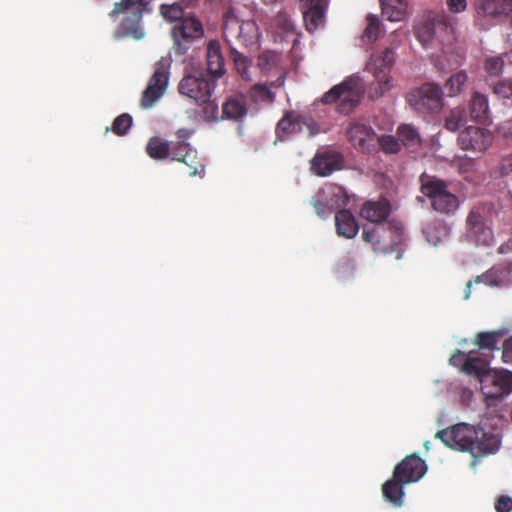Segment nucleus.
Returning <instances> with one entry per match:
<instances>
[{"mask_svg": "<svg viewBox=\"0 0 512 512\" xmlns=\"http://www.w3.org/2000/svg\"><path fill=\"white\" fill-rule=\"evenodd\" d=\"M435 437L447 447L469 453L472 456V466H476L479 459L496 454L502 445L499 433L467 423L439 430Z\"/></svg>", "mask_w": 512, "mask_h": 512, "instance_id": "nucleus-1", "label": "nucleus"}, {"mask_svg": "<svg viewBox=\"0 0 512 512\" xmlns=\"http://www.w3.org/2000/svg\"><path fill=\"white\" fill-rule=\"evenodd\" d=\"M153 0H120L115 2L108 16L115 20L119 15H124L119 25L113 32L116 40L131 38L140 41L145 37L142 25L144 15L152 12Z\"/></svg>", "mask_w": 512, "mask_h": 512, "instance_id": "nucleus-2", "label": "nucleus"}, {"mask_svg": "<svg viewBox=\"0 0 512 512\" xmlns=\"http://www.w3.org/2000/svg\"><path fill=\"white\" fill-rule=\"evenodd\" d=\"M395 62L394 51L390 48L374 51L366 67L375 78L369 87L368 94L371 99H378L392 88L391 68Z\"/></svg>", "mask_w": 512, "mask_h": 512, "instance_id": "nucleus-3", "label": "nucleus"}, {"mask_svg": "<svg viewBox=\"0 0 512 512\" xmlns=\"http://www.w3.org/2000/svg\"><path fill=\"white\" fill-rule=\"evenodd\" d=\"M421 193L431 202V207L441 214L454 213L459 207L458 197L448 190L446 181L421 176Z\"/></svg>", "mask_w": 512, "mask_h": 512, "instance_id": "nucleus-4", "label": "nucleus"}, {"mask_svg": "<svg viewBox=\"0 0 512 512\" xmlns=\"http://www.w3.org/2000/svg\"><path fill=\"white\" fill-rule=\"evenodd\" d=\"M204 35L203 25L195 17H185L177 22L172 30L173 45L171 51L175 56H184L191 49L194 42Z\"/></svg>", "mask_w": 512, "mask_h": 512, "instance_id": "nucleus-5", "label": "nucleus"}, {"mask_svg": "<svg viewBox=\"0 0 512 512\" xmlns=\"http://www.w3.org/2000/svg\"><path fill=\"white\" fill-rule=\"evenodd\" d=\"M348 203L347 191L335 183L324 184L311 198V205L320 217H326L336 209L344 208Z\"/></svg>", "mask_w": 512, "mask_h": 512, "instance_id": "nucleus-6", "label": "nucleus"}, {"mask_svg": "<svg viewBox=\"0 0 512 512\" xmlns=\"http://www.w3.org/2000/svg\"><path fill=\"white\" fill-rule=\"evenodd\" d=\"M362 90L354 80H345L333 86L321 98L323 104H332L339 101L338 111L349 114L360 102Z\"/></svg>", "mask_w": 512, "mask_h": 512, "instance_id": "nucleus-7", "label": "nucleus"}, {"mask_svg": "<svg viewBox=\"0 0 512 512\" xmlns=\"http://www.w3.org/2000/svg\"><path fill=\"white\" fill-rule=\"evenodd\" d=\"M401 236L400 228L383 224L371 229L364 228L362 232L363 241L371 244L374 252L383 254L394 252L401 241Z\"/></svg>", "mask_w": 512, "mask_h": 512, "instance_id": "nucleus-8", "label": "nucleus"}, {"mask_svg": "<svg viewBox=\"0 0 512 512\" xmlns=\"http://www.w3.org/2000/svg\"><path fill=\"white\" fill-rule=\"evenodd\" d=\"M442 94V89L439 85L426 83L420 88L410 91L406 100L409 105L419 113H435L438 112L443 105Z\"/></svg>", "mask_w": 512, "mask_h": 512, "instance_id": "nucleus-9", "label": "nucleus"}, {"mask_svg": "<svg viewBox=\"0 0 512 512\" xmlns=\"http://www.w3.org/2000/svg\"><path fill=\"white\" fill-rule=\"evenodd\" d=\"M476 24L483 30L512 13V0H475Z\"/></svg>", "mask_w": 512, "mask_h": 512, "instance_id": "nucleus-10", "label": "nucleus"}, {"mask_svg": "<svg viewBox=\"0 0 512 512\" xmlns=\"http://www.w3.org/2000/svg\"><path fill=\"white\" fill-rule=\"evenodd\" d=\"M169 68L170 62L164 57L155 63L154 72L142 93V108H151L164 95L169 81Z\"/></svg>", "mask_w": 512, "mask_h": 512, "instance_id": "nucleus-11", "label": "nucleus"}, {"mask_svg": "<svg viewBox=\"0 0 512 512\" xmlns=\"http://www.w3.org/2000/svg\"><path fill=\"white\" fill-rule=\"evenodd\" d=\"M215 86V81L209 75L199 71L184 75L178 84V91L196 103L208 100Z\"/></svg>", "mask_w": 512, "mask_h": 512, "instance_id": "nucleus-12", "label": "nucleus"}, {"mask_svg": "<svg viewBox=\"0 0 512 512\" xmlns=\"http://www.w3.org/2000/svg\"><path fill=\"white\" fill-rule=\"evenodd\" d=\"M416 35L424 47H427L434 41L442 45H448L455 39L453 26L447 22L446 17L443 15L424 22L418 27Z\"/></svg>", "mask_w": 512, "mask_h": 512, "instance_id": "nucleus-13", "label": "nucleus"}, {"mask_svg": "<svg viewBox=\"0 0 512 512\" xmlns=\"http://www.w3.org/2000/svg\"><path fill=\"white\" fill-rule=\"evenodd\" d=\"M304 128L309 137L317 135L320 131L318 123L311 117H306L295 111H287L277 123L275 130L277 140L285 141L291 135L302 132Z\"/></svg>", "mask_w": 512, "mask_h": 512, "instance_id": "nucleus-14", "label": "nucleus"}, {"mask_svg": "<svg viewBox=\"0 0 512 512\" xmlns=\"http://www.w3.org/2000/svg\"><path fill=\"white\" fill-rule=\"evenodd\" d=\"M481 391L487 398L500 399L512 393V372L506 369L492 370L484 375Z\"/></svg>", "mask_w": 512, "mask_h": 512, "instance_id": "nucleus-15", "label": "nucleus"}, {"mask_svg": "<svg viewBox=\"0 0 512 512\" xmlns=\"http://www.w3.org/2000/svg\"><path fill=\"white\" fill-rule=\"evenodd\" d=\"M467 236L472 238L477 244L490 246L493 242V233L486 224L485 208L481 206L473 207L466 218Z\"/></svg>", "mask_w": 512, "mask_h": 512, "instance_id": "nucleus-16", "label": "nucleus"}, {"mask_svg": "<svg viewBox=\"0 0 512 512\" xmlns=\"http://www.w3.org/2000/svg\"><path fill=\"white\" fill-rule=\"evenodd\" d=\"M493 141L492 133L484 128L469 126L460 132L458 145L462 150L483 152Z\"/></svg>", "mask_w": 512, "mask_h": 512, "instance_id": "nucleus-17", "label": "nucleus"}, {"mask_svg": "<svg viewBox=\"0 0 512 512\" xmlns=\"http://www.w3.org/2000/svg\"><path fill=\"white\" fill-rule=\"evenodd\" d=\"M171 160L186 164L189 167L188 175L196 176L204 170L198 158L197 150L187 141H173L170 143Z\"/></svg>", "mask_w": 512, "mask_h": 512, "instance_id": "nucleus-18", "label": "nucleus"}, {"mask_svg": "<svg viewBox=\"0 0 512 512\" xmlns=\"http://www.w3.org/2000/svg\"><path fill=\"white\" fill-rule=\"evenodd\" d=\"M347 137L354 148L363 153H371L377 149V135L370 126L352 123L347 130Z\"/></svg>", "mask_w": 512, "mask_h": 512, "instance_id": "nucleus-19", "label": "nucleus"}, {"mask_svg": "<svg viewBox=\"0 0 512 512\" xmlns=\"http://www.w3.org/2000/svg\"><path fill=\"white\" fill-rule=\"evenodd\" d=\"M395 478H400L402 483L410 484L420 480L427 471V465L418 455L406 456L398 463L394 470Z\"/></svg>", "mask_w": 512, "mask_h": 512, "instance_id": "nucleus-20", "label": "nucleus"}, {"mask_svg": "<svg viewBox=\"0 0 512 512\" xmlns=\"http://www.w3.org/2000/svg\"><path fill=\"white\" fill-rule=\"evenodd\" d=\"M303 21L307 31L313 33L323 26L326 18V0H300Z\"/></svg>", "mask_w": 512, "mask_h": 512, "instance_id": "nucleus-21", "label": "nucleus"}, {"mask_svg": "<svg viewBox=\"0 0 512 512\" xmlns=\"http://www.w3.org/2000/svg\"><path fill=\"white\" fill-rule=\"evenodd\" d=\"M342 164L343 157L340 153L325 151L314 156L311 169L319 176H329L334 171L340 170Z\"/></svg>", "mask_w": 512, "mask_h": 512, "instance_id": "nucleus-22", "label": "nucleus"}, {"mask_svg": "<svg viewBox=\"0 0 512 512\" xmlns=\"http://www.w3.org/2000/svg\"><path fill=\"white\" fill-rule=\"evenodd\" d=\"M391 213L390 202L381 198L377 201H367L361 208L360 215L371 223L381 224Z\"/></svg>", "mask_w": 512, "mask_h": 512, "instance_id": "nucleus-23", "label": "nucleus"}, {"mask_svg": "<svg viewBox=\"0 0 512 512\" xmlns=\"http://www.w3.org/2000/svg\"><path fill=\"white\" fill-rule=\"evenodd\" d=\"M207 71L212 78H220L225 72V61L218 40H211L206 50Z\"/></svg>", "mask_w": 512, "mask_h": 512, "instance_id": "nucleus-24", "label": "nucleus"}, {"mask_svg": "<svg viewBox=\"0 0 512 512\" xmlns=\"http://www.w3.org/2000/svg\"><path fill=\"white\" fill-rule=\"evenodd\" d=\"M335 225L337 234L347 239L354 238L359 231L354 215L347 209H340L335 214Z\"/></svg>", "mask_w": 512, "mask_h": 512, "instance_id": "nucleus-25", "label": "nucleus"}, {"mask_svg": "<svg viewBox=\"0 0 512 512\" xmlns=\"http://www.w3.org/2000/svg\"><path fill=\"white\" fill-rule=\"evenodd\" d=\"M489 362L486 354L479 356L476 351H470L468 352V359L466 360L463 373L478 378L481 383L484 375L490 371Z\"/></svg>", "mask_w": 512, "mask_h": 512, "instance_id": "nucleus-26", "label": "nucleus"}, {"mask_svg": "<svg viewBox=\"0 0 512 512\" xmlns=\"http://www.w3.org/2000/svg\"><path fill=\"white\" fill-rule=\"evenodd\" d=\"M405 485L400 478H395V472L393 471L392 477L382 485L383 497L396 507L402 506Z\"/></svg>", "mask_w": 512, "mask_h": 512, "instance_id": "nucleus-27", "label": "nucleus"}, {"mask_svg": "<svg viewBox=\"0 0 512 512\" xmlns=\"http://www.w3.org/2000/svg\"><path fill=\"white\" fill-rule=\"evenodd\" d=\"M382 14L391 22L402 21L407 12L406 0H380Z\"/></svg>", "mask_w": 512, "mask_h": 512, "instance_id": "nucleus-28", "label": "nucleus"}, {"mask_svg": "<svg viewBox=\"0 0 512 512\" xmlns=\"http://www.w3.org/2000/svg\"><path fill=\"white\" fill-rule=\"evenodd\" d=\"M489 105L486 95L475 92L470 101L471 118L477 122L485 123L489 119Z\"/></svg>", "mask_w": 512, "mask_h": 512, "instance_id": "nucleus-29", "label": "nucleus"}, {"mask_svg": "<svg viewBox=\"0 0 512 512\" xmlns=\"http://www.w3.org/2000/svg\"><path fill=\"white\" fill-rule=\"evenodd\" d=\"M247 112L244 100L230 97L222 104L221 119L238 120Z\"/></svg>", "mask_w": 512, "mask_h": 512, "instance_id": "nucleus-30", "label": "nucleus"}, {"mask_svg": "<svg viewBox=\"0 0 512 512\" xmlns=\"http://www.w3.org/2000/svg\"><path fill=\"white\" fill-rule=\"evenodd\" d=\"M146 153L155 160L168 159L170 156V143L158 136H154L149 139L146 145Z\"/></svg>", "mask_w": 512, "mask_h": 512, "instance_id": "nucleus-31", "label": "nucleus"}, {"mask_svg": "<svg viewBox=\"0 0 512 512\" xmlns=\"http://www.w3.org/2000/svg\"><path fill=\"white\" fill-rule=\"evenodd\" d=\"M241 21L236 18L230 11L223 16L222 32L225 41L230 44L233 39L240 41Z\"/></svg>", "mask_w": 512, "mask_h": 512, "instance_id": "nucleus-32", "label": "nucleus"}, {"mask_svg": "<svg viewBox=\"0 0 512 512\" xmlns=\"http://www.w3.org/2000/svg\"><path fill=\"white\" fill-rule=\"evenodd\" d=\"M196 104L200 106L196 114L202 121L212 123L221 119L218 104L215 100H212L211 97H208V100H204L203 102H196Z\"/></svg>", "mask_w": 512, "mask_h": 512, "instance_id": "nucleus-33", "label": "nucleus"}, {"mask_svg": "<svg viewBox=\"0 0 512 512\" xmlns=\"http://www.w3.org/2000/svg\"><path fill=\"white\" fill-rule=\"evenodd\" d=\"M502 336L503 333L501 331L480 332L476 335L474 343L480 350L493 352L497 349V345Z\"/></svg>", "mask_w": 512, "mask_h": 512, "instance_id": "nucleus-34", "label": "nucleus"}, {"mask_svg": "<svg viewBox=\"0 0 512 512\" xmlns=\"http://www.w3.org/2000/svg\"><path fill=\"white\" fill-rule=\"evenodd\" d=\"M230 56L234 62L237 72L240 74L242 79L251 81V75L249 68L251 66V59L242 53L238 52L235 48H230Z\"/></svg>", "mask_w": 512, "mask_h": 512, "instance_id": "nucleus-35", "label": "nucleus"}, {"mask_svg": "<svg viewBox=\"0 0 512 512\" xmlns=\"http://www.w3.org/2000/svg\"><path fill=\"white\" fill-rule=\"evenodd\" d=\"M468 76L465 71H459L452 76L445 83V89L448 96H455L461 93L467 86Z\"/></svg>", "mask_w": 512, "mask_h": 512, "instance_id": "nucleus-36", "label": "nucleus"}, {"mask_svg": "<svg viewBox=\"0 0 512 512\" xmlns=\"http://www.w3.org/2000/svg\"><path fill=\"white\" fill-rule=\"evenodd\" d=\"M473 283H484L489 286H499L501 284V280L497 277L495 269H491L481 275L476 276L473 280L468 281L466 284L464 299H468L470 297L471 286Z\"/></svg>", "mask_w": 512, "mask_h": 512, "instance_id": "nucleus-37", "label": "nucleus"}, {"mask_svg": "<svg viewBox=\"0 0 512 512\" xmlns=\"http://www.w3.org/2000/svg\"><path fill=\"white\" fill-rule=\"evenodd\" d=\"M280 55L273 51H263L257 59V66L263 73L273 70L280 62Z\"/></svg>", "mask_w": 512, "mask_h": 512, "instance_id": "nucleus-38", "label": "nucleus"}, {"mask_svg": "<svg viewBox=\"0 0 512 512\" xmlns=\"http://www.w3.org/2000/svg\"><path fill=\"white\" fill-rule=\"evenodd\" d=\"M367 26L363 32L362 39L368 43L375 42L381 33L380 21L377 16L369 14L366 17Z\"/></svg>", "mask_w": 512, "mask_h": 512, "instance_id": "nucleus-39", "label": "nucleus"}, {"mask_svg": "<svg viewBox=\"0 0 512 512\" xmlns=\"http://www.w3.org/2000/svg\"><path fill=\"white\" fill-rule=\"evenodd\" d=\"M493 92L507 106H512V79L499 80L493 86Z\"/></svg>", "mask_w": 512, "mask_h": 512, "instance_id": "nucleus-40", "label": "nucleus"}, {"mask_svg": "<svg viewBox=\"0 0 512 512\" xmlns=\"http://www.w3.org/2000/svg\"><path fill=\"white\" fill-rule=\"evenodd\" d=\"M258 37V27L254 21H241L240 42L244 45Z\"/></svg>", "mask_w": 512, "mask_h": 512, "instance_id": "nucleus-41", "label": "nucleus"}, {"mask_svg": "<svg viewBox=\"0 0 512 512\" xmlns=\"http://www.w3.org/2000/svg\"><path fill=\"white\" fill-rule=\"evenodd\" d=\"M161 15L169 21H181L183 17V8L178 3L162 4L160 6Z\"/></svg>", "mask_w": 512, "mask_h": 512, "instance_id": "nucleus-42", "label": "nucleus"}, {"mask_svg": "<svg viewBox=\"0 0 512 512\" xmlns=\"http://www.w3.org/2000/svg\"><path fill=\"white\" fill-rule=\"evenodd\" d=\"M397 135L405 146H413L419 141L417 131L410 125H401L398 128Z\"/></svg>", "mask_w": 512, "mask_h": 512, "instance_id": "nucleus-43", "label": "nucleus"}, {"mask_svg": "<svg viewBox=\"0 0 512 512\" xmlns=\"http://www.w3.org/2000/svg\"><path fill=\"white\" fill-rule=\"evenodd\" d=\"M465 123V113L461 109H453L446 117L445 128L449 131H457Z\"/></svg>", "mask_w": 512, "mask_h": 512, "instance_id": "nucleus-44", "label": "nucleus"}, {"mask_svg": "<svg viewBox=\"0 0 512 512\" xmlns=\"http://www.w3.org/2000/svg\"><path fill=\"white\" fill-rule=\"evenodd\" d=\"M504 64V56H491L485 59L484 69L490 76H498L502 73Z\"/></svg>", "mask_w": 512, "mask_h": 512, "instance_id": "nucleus-45", "label": "nucleus"}, {"mask_svg": "<svg viewBox=\"0 0 512 512\" xmlns=\"http://www.w3.org/2000/svg\"><path fill=\"white\" fill-rule=\"evenodd\" d=\"M132 125V117L129 114H121L117 116L112 124V131L119 135H125Z\"/></svg>", "mask_w": 512, "mask_h": 512, "instance_id": "nucleus-46", "label": "nucleus"}, {"mask_svg": "<svg viewBox=\"0 0 512 512\" xmlns=\"http://www.w3.org/2000/svg\"><path fill=\"white\" fill-rule=\"evenodd\" d=\"M380 145L386 153H396L399 151V144L393 136L377 137V145Z\"/></svg>", "mask_w": 512, "mask_h": 512, "instance_id": "nucleus-47", "label": "nucleus"}, {"mask_svg": "<svg viewBox=\"0 0 512 512\" xmlns=\"http://www.w3.org/2000/svg\"><path fill=\"white\" fill-rule=\"evenodd\" d=\"M274 21L275 24L285 33L292 32L294 30V23L286 12H278Z\"/></svg>", "mask_w": 512, "mask_h": 512, "instance_id": "nucleus-48", "label": "nucleus"}, {"mask_svg": "<svg viewBox=\"0 0 512 512\" xmlns=\"http://www.w3.org/2000/svg\"><path fill=\"white\" fill-rule=\"evenodd\" d=\"M468 359V353H465L461 350H456L450 357L449 363L460 369L461 372H464V366L466 363V360Z\"/></svg>", "mask_w": 512, "mask_h": 512, "instance_id": "nucleus-49", "label": "nucleus"}, {"mask_svg": "<svg viewBox=\"0 0 512 512\" xmlns=\"http://www.w3.org/2000/svg\"><path fill=\"white\" fill-rule=\"evenodd\" d=\"M497 512H510L512 510V498L509 496H500L495 504Z\"/></svg>", "mask_w": 512, "mask_h": 512, "instance_id": "nucleus-50", "label": "nucleus"}, {"mask_svg": "<svg viewBox=\"0 0 512 512\" xmlns=\"http://www.w3.org/2000/svg\"><path fill=\"white\" fill-rule=\"evenodd\" d=\"M447 7L452 13H461L467 8L466 0H446Z\"/></svg>", "mask_w": 512, "mask_h": 512, "instance_id": "nucleus-51", "label": "nucleus"}, {"mask_svg": "<svg viewBox=\"0 0 512 512\" xmlns=\"http://www.w3.org/2000/svg\"><path fill=\"white\" fill-rule=\"evenodd\" d=\"M254 91L262 100L273 101L274 99L273 92L266 85L256 84L254 86Z\"/></svg>", "mask_w": 512, "mask_h": 512, "instance_id": "nucleus-52", "label": "nucleus"}, {"mask_svg": "<svg viewBox=\"0 0 512 512\" xmlns=\"http://www.w3.org/2000/svg\"><path fill=\"white\" fill-rule=\"evenodd\" d=\"M502 360L512 364V336L506 339L502 347Z\"/></svg>", "mask_w": 512, "mask_h": 512, "instance_id": "nucleus-53", "label": "nucleus"}, {"mask_svg": "<svg viewBox=\"0 0 512 512\" xmlns=\"http://www.w3.org/2000/svg\"><path fill=\"white\" fill-rule=\"evenodd\" d=\"M193 132V130L187 128L178 129L176 132L177 141H187V139L192 136Z\"/></svg>", "mask_w": 512, "mask_h": 512, "instance_id": "nucleus-54", "label": "nucleus"}, {"mask_svg": "<svg viewBox=\"0 0 512 512\" xmlns=\"http://www.w3.org/2000/svg\"><path fill=\"white\" fill-rule=\"evenodd\" d=\"M501 130L506 137H512V119L502 125Z\"/></svg>", "mask_w": 512, "mask_h": 512, "instance_id": "nucleus-55", "label": "nucleus"}, {"mask_svg": "<svg viewBox=\"0 0 512 512\" xmlns=\"http://www.w3.org/2000/svg\"><path fill=\"white\" fill-rule=\"evenodd\" d=\"M505 61L512 63V50L504 54Z\"/></svg>", "mask_w": 512, "mask_h": 512, "instance_id": "nucleus-56", "label": "nucleus"}, {"mask_svg": "<svg viewBox=\"0 0 512 512\" xmlns=\"http://www.w3.org/2000/svg\"><path fill=\"white\" fill-rule=\"evenodd\" d=\"M424 446H425L426 449H428L429 448V442L428 441L425 442Z\"/></svg>", "mask_w": 512, "mask_h": 512, "instance_id": "nucleus-57", "label": "nucleus"}]
</instances>
